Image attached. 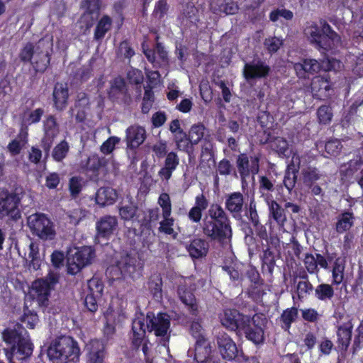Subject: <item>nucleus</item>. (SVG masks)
Instances as JSON below:
<instances>
[{
  "label": "nucleus",
  "mask_w": 363,
  "mask_h": 363,
  "mask_svg": "<svg viewBox=\"0 0 363 363\" xmlns=\"http://www.w3.org/2000/svg\"><path fill=\"white\" fill-rule=\"evenodd\" d=\"M269 209V220L271 223H275L279 228H284L287 220L285 209L272 199L266 201Z\"/></svg>",
  "instance_id": "cd10ccee"
},
{
  "label": "nucleus",
  "mask_w": 363,
  "mask_h": 363,
  "mask_svg": "<svg viewBox=\"0 0 363 363\" xmlns=\"http://www.w3.org/2000/svg\"><path fill=\"white\" fill-rule=\"evenodd\" d=\"M269 20L272 22H277L280 18L286 21H291L294 18V13L282 6L273 9L269 14Z\"/></svg>",
  "instance_id": "6e6d98bb"
},
{
  "label": "nucleus",
  "mask_w": 363,
  "mask_h": 363,
  "mask_svg": "<svg viewBox=\"0 0 363 363\" xmlns=\"http://www.w3.org/2000/svg\"><path fill=\"white\" fill-rule=\"evenodd\" d=\"M246 276L251 284L248 288L247 294L253 301H258L265 294L262 286L264 280L261 278L259 272L254 267H250L246 272Z\"/></svg>",
  "instance_id": "aec40b11"
},
{
  "label": "nucleus",
  "mask_w": 363,
  "mask_h": 363,
  "mask_svg": "<svg viewBox=\"0 0 363 363\" xmlns=\"http://www.w3.org/2000/svg\"><path fill=\"white\" fill-rule=\"evenodd\" d=\"M88 359L86 363H103L105 357V347L99 340H91L86 345Z\"/></svg>",
  "instance_id": "c756f323"
},
{
  "label": "nucleus",
  "mask_w": 363,
  "mask_h": 363,
  "mask_svg": "<svg viewBox=\"0 0 363 363\" xmlns=\"http://www.w3.org/2000/svg\"><path fill=\"white\" fill-rule=\"evenodd\" d=\"M206 130L204 125L201 123L194 124L191 127L188 135L190 137L189 140L191 141V145H197L203 138H205Z\"/></svg>",
  "instance_id": "603ef678"
},
{
  "label": "nucleus",
  "mask_w": 363,
  "mask_h": 363,
  "mask_svg": "<svg viewBox=\"0 0 363 363\" xmlns=\"http://www.w3.org/2000/svg\"><path fill=\"white\" fill-rule=\"evenodd\" d=\"M333 284H320L314 288V296L315 298L320 301L326 302L331 300L335 295V291Z\"/></svg>",
  "instance_id": "37998d69"
},
{
  "label": "nucleus",
  "mask_w": 363,
  "mask_h": 363,
  "mask_svg": "<svg viewBox=\"0 0 363 363\" xmlns=\"http://www.w3.org/2000/svg\"><path fill=\"white\" fill-rule=\"evenodd\" d=\"M118 226L116 217L105 216L101 217L96 223V239H102L107 242Z\"/></svg>",
  "instance_id": "6ab92c4d"
},
{
  "label": "nucleus",
  "mask_w": 363,
  "mask_h": 363,
  "mask_svg": "<svg viewBox=\"0 0 363 363\" xmlns=\"http://www.w3.org/2000/svg\"><path fill=\"white\" fill-rule=\"evenodd\" d=\"M336 328L337 347L342 352H347L352 337L353 324L352 319L337 325Z\"/></svg>",
  "instance_id": "5701e85b"
},
{
  "label": "nucleus",
  "mask_w": 363,
  "mask_h": 363,
  "mask_svg": "<svg viewBox=\"0 0 363 363\" xmlns=\"http://www.w3.org/2000/svg\"><path fill=\"white\" fill-rule=\"evenodd\" d=\"M186 250L193 259H200L207 255L209 244L204 239L194 238L186 246Z\"/></svg>",
  "instance_id": "473e14b6"
},
{
  "label": "nucleus",
  "mask_w": 363,
  "mask_h": 363,
  "mask_svg": "<svg viewBox=\"0 0 363 363\" xmlns=\"http://www.w3.org/2000/svg\"><path fill=\"white\" fill-rule=\"evenodd\" d=\"M169 5L167 0H158L155 5L152 16L159 20H162L167 13Z\"/></svg>",
  "instance_id": "69168bd1"
},
{
  "label": "nucleus",
  "mask_w": 363,
  "mask_h": 363,
  "mask_svg": "<svg viewBox=\"0 0 363 363\" xmlns=\"http://www.w3.org/2000/svg\"><path fill=\"white\" fill-rule=\"evenodd\" d=\"M47 354L52 363L77 362L79 359L80 348L71 336H60L52 340Z\"/></svg>",
  "instance_id": "7ed1b4c3"
},
{
  "label": "nucleus",
  "mask_w": 363,
  "mask_h": 363,
  "mask_svg": "<svg viewBox=\"0 0 363 363\" xmlns=\"http://www.w3.org/2000/svg\"><path fill=\"white\" fill-rule=\"evenodd\" d=\"M147 286L154 298L162 297V279L160 274L152 275L147 281Z\"/></svg>",
  "instance_id": "3c124183"
},
{
  "label": "nucleus",
  "mask_w": 363,
  "mask_h": 363,
  "mask_svg": "<svg viewBox=\"0 0 363 363\" xmlns=\"http://www.w3.org/2000/svg\"><path fill=\"white\" fill-rule=\"evenodd\" d=\"M202 231L208 238L218 242L221 247L231 242V221L220 204L214 203L210 205L203 219Z\"/></svg>",
  "instance_id": "f257e3e1"
},
{
  "label": "nucleus",
  "mask_w": 363,
  "mask_h": 363,
  "mask_svg": "<svg viewBox=\"0 0 363 363\" xmlns=\"http://www.w3.org/2000/svg\"><path fill=\"white\" fill-rule=\"evenodd\" d=\"M337 218L335 230L339 234L349 230L354 225L355 220L353 213L350 211H345L340 213Z\"/></svg>",
  "instance_id": "ea45409f"
},
{
  "label": "nucleus",
  "mask_w": 363,
  "mask_h": 363,
  "mask_svg": "<svg viewBox=\"0 0 363 363\" xmlns=\"http://www.w3.org/2000/svg\"><path fill=\"white\" fill-rule=\"evenodd\" d=\"M28 331L20 323H16L13 328H6L2 332V339L6 345L13 346L27 338Z\"/></svg>",
  "instance_id": "393cba45"
},
{
  "label": "nucleus",
  "mask_w": 363,
  "mask_h": 363,
  "mask_svg": "<svg viewBox=\"0 0 363 363\" xmlns=\"http://www.w3.org/2000/svg\"><path fill=\"white\" fill-rule=\"evenodd\" d=\"M44 135L56 138L60 133L59 124L53 115H49L43 122Z\"/></svg>",
  "instance_id": "a18cd8bd"
},
{
  "label": "nucleus",
  "mask_w": 363,
  "mask_h": 363,
  "mask_svg": "<svg viewBox=\"0 0 363 363\" xmlns=\"http://www.w3.org/2000/svg\"><path fill=\"white\" fill-rule=\"evenodd\" d=\"M219 352L224 359L233 360L238 354L235 342L226 333L220 334L217 337Z\"/></svg>",
  "instance_id": "b1692460"
},
{
  "label": "nucleus",
  "mask_w": 363,
  "mask_h": 363,
  "mask_svg": "<svg viewBox=\"0 0 363 363\" xmlns=\"http://www.w3.org/2000/svg\"><path fill=\"white\" fill-rule=\"evenodd\" d=\"M258 191L260 196L263 198L265 201L273 199L272 193L274 192L275 179L272 177H269L265 175L259 176L258 179Z\"/></svg>",
  "instance_id": "c9c22d12"
},
{
  "label": "nucleus",
  "mask_w": 363,
  "mask_h": 363,
  "mask_svg": "<svg viewBox=\"0 0 363 363\" xmlns=\"http://www.w3.org/2000/svg\"><path fill=\"white\" fill-rule=\"evenodd\" d=\"M112 24V18L107 14L103 15L96 21L94 32V40L96 42H101L105 38L106 33L111 29Z\"/></svg>",
  "instance_id": "e433bc0d"
},
{
  "label": "nucleus",
  "mask_w": 363,
  "mask_h": 363,
  "mask_svg": "<svg viewBox=\"0 0 363 363\" xmlns=\"http://www.w3.org/2000/svg\"><path fill=\"white\" fill-rule=\"evenodd\" d=\"M314 291V287L309 280L299 281L296 285V295L298 301H303Z\"/></svg>",
  "instance_id": "864d4df0"
},
{
  "label": "nucleus",
  "mask_w": 363,
  "mask_h": 363,
  "mask_svg": "<svg viewBox=\"0 0 363 363\" xmlns=\"http://www.w3.org/2000/svg\"><path fill=\"white\" fill-rule=\"evenodd\" d=\"M117 54L128 59H130L135 55V51L128 40H124L120 43Z\"/></svg>",
  "instance_id": "338daca9"
},
{
  "label": "nucleus",
  "mask_w": 363,
  "mask_h": 363,
  "mask_svg": "<svg viewBox=\"0 0 363 363\" xmlns=\"http://www.w3.org/2000/svg\"><path fill=\"white\" fill-rule=\"evenodd\" d=\"M69 151V145L66 140H62L57 144L52 152V159L57 162H62Z\"/></svg>",
  "instance_id": "de8ad7c7"
},
{
  "label": "nucleus",
  "mask_w": 363,
  "mask_h": 363,
  "mask_svg": "<svg viewBox=\"0 0 363 363\" xmlns=\"http://www.w3.org/2000/svg\"><path fill=\"white\" fill-rule=\"evenodd\" d=\"M345 268V263L341 262L340 258H337L333 263L332 269L333 285H339L343 281Z\"/></svg>",
  "instance_id": "8fccbe9b"
},
{
  "label": "nucleus",
  "mask_w": 363,
  "mask_h": 363,
  "mask_svg": "<svg viewBox=\"0 0 363 363\" xmlns=\"http://www.w3.org/2000/svg\"><path fill=\"white\" fill-rule=\"evenodd\" d=\"M22 196L15 190L6 188L0 189V219L7 218L8 220L17 221L21 218L19 204Z\"/></svg>",
  "instance_id": "20e7f679"
},
{
  "label": "nucleus",
  "mask_w": 363,
  "mask_h": 363,
  "mask_svg": "<svg viewBox=\"0 0 363 363\" xmlns=\"http://www.w3.org/2000/svg\"><path fill=\"white\" fill-rule=\"evenodd\" d=\"M88 294L101 296L104 291V284L101 279L93 277L88 281Z\"/></svg>",
  "instance_id": "e2e57ef3"
},
{
  "label": "nucleus",
  "mask_w": 363,
  "mask_h": 363,
  "mask_svg": "<svg viewBox=\"0 0 363 363\" xmlns=\"http://www.w3.org/2000/svg\"><path fill=\"white\" fill-rule=\"evenodd\" d=\"M116 267L123 276L133 279L139 277L143 269V264L135 253H126L121 256L116 263Z\"/></svg>",
  "instance_id": "9b49d317"
},
{
  "label": "nucleus",
  "mask_w": 363,
  "mask_h": 363,
  "mask_svg": "<svg viewBox=\"0 0 363 363\" xmlns=\"http://www.w3.org/2000/svg\"><path fill=\"white\" fill-rule=\"evenodd\" d=\"M28 225L32 234L43 241H50L56 237L53 222L44 213H35L30 216Z\"/></svg>",
  "instance_id": "39448f33"
},
{
  "label": "nucleus",
  "mask_w": 363,
  "mask_h": 363,
  "mask_svg": "<svg viewBox=\"0 0 363 363\" xmlns=\"http://www.w3.org/2000/svg\"><path fill=\"white\" fill-rule=\"evenodd\" d=\"M127 6L126 0H118L113 4V12L115 16H117L118 20L116 21L118 24V28L120 29L124 23V10Z\"/></svg>",
  "instance_id": "052dcab7"
},
{
  "label": "nucleus",
  "mask_w": 363,
  "mask_h": 363,
  "mask_svg": "<svg viewBox=\"0 0 363 363\" xmlns=\"http://www.w3.org/2000/svg\"><path fill=\"white\" fill-rule=\"evenodd\" d=\"M147 137L145 129L138 125H132L125 130V143L127 147L135 150L141 145Z\"/></svg>",
  "instance_id": "4be33fe9"
},
{
  "label": "nucleus",
  "mask_w": 363,
  "mask_h": 363,
  "mask_svg": "<svg viewBox=\"0 0 363 363\" xmlns=\"http://www.w3.org/2000/svg\"><path fill=\"white\" fill-rule=\"evenodd\" d=\"M179 164V159L177 153L174 152H169L165 157L164 166L158 172L159 177L162 180L168 181Z\"/></svg>",
  "instance_id": "2f4dec72"
},
{
  "label": "nucleus",
  "mask_w": 363,
  "mask_h": 363,
  "mask_svg": "<svg viewBox=\"0 0 363 363\" xmlns=\"http://www.w3.org/2000/svg\"><path fill=\"white\" fill-rule=\"evenodd\" d=\"M202 330L203 328L199 320L191 322L189 332L196 339L194 359L198 363H206L211 351L207 340L202 333Z\"/></svg>",
  "instance_id": "423d86ee"
},
{
  "label": "nucleus",
  "mask_w": 363,
  "mask_h": 363,
  "mask_svg": "<svg viewBox=\"0 0 363 363\" xmlns=\"http://www.w3.org/2000/svg\"><path fill=\"white\" fill-rule=\"evenodd\" d=\"M310 45L318 50L328 51L334 42L340 38L326 20L320 18L319 25L314 21L308 22L303 30Z\"/></svg>",
  "instance_id": "f03ea898"
},
{
  "label": "nucleus",
  "mask_w": 363,
  "mask_h": 363,
  "mask_svg": "<svg viewBox=\"0 0 363 363\" xmlns=\"http://www.w3.org/2000/svg\"><path fill=\"white\" fill-rule=\"evenodd\" d=\"M29 262L28 267L30 269L37 271L40 269L42 259L40 255L39 247L37 244L31 242L29 245V252H28Z\"/></svg>",
  "instance_id": "c03bdc74"
},
{
  "label": "nucleus",
  "mask_w": 363,
  "mask_h": 363,
  "mask_svg": "<svg viewBox=\"0 0 363 363\" xmlns=\"http://www.w3.org/2000/svg\"><path fill=\"white\" fill-rule=\"evenodd\" d=\"M300 163H298L297 167H295L294 162L287 166L285 174L283 179V184L289 193L295 187L297 182V174L300 168Z\"/></svg>",
  "instance_id": "a19ab883"
},
{
  "label": "nucleus",
  "mask_w": 363,
  "mask_h": 363,
  "mask_svg": "<svg viewBox=\"0 0 363 363\" xmlns=\"http://www.w3.org/2000/svg\"><path fill=\"white\" fill-rule=\"evenodd\" d=\"M69 89L67 84L57 82L52 91L53 108L57 111H63L68 105Z\"/></svg>",
  "instance_id": "a878e982"
},
{
  "label": "nucleus",
  "mask_w": 363,
  "mask_h": 363,
  "mask_svg": "<svg viewBox=\"0 0 363 363\" xmlns=\"http://www.w3.org/2000/svg\"><path fill=\"white\" fill-rule=\"evenodd\" d=\"M260 157L258 155L250 156L245 153L240 154L236 160V166L242 179L248 178L250 174L255 175L259 171Z\"/></svg>",
  "instance_id": "2eb2a0df"
},
{
  "label": "nucleus",
  "mask_w": 363,
  "mask_h": 363,
  "mask_svg": "<svg viewBox=\"0 0 363 363\" xmlns=\"http://www.w3.org/2000/svg\"><path fill=\"white\" fill-rule=\"evenodd\" d=\"M342 148V143L338 139H330L325 145V150L330 156L336 157L339 155Z\"/></svg>",
  "instance_id": "0e129e2a"
},
{
  "label": "nucleus",
  "mask_w": 363,
  "mask_h": 363,
  "mask_svg": "<svg viewBox=\"0 0 363 363\" xmlns=\"http://www.w3.org/2000/svg\"><path fill=\"white\" fill-rule=\"evenodd\" d=\"M94 256L95 251L91 247H82L72 257L67 259V273L72 275L77 274L82 268L91 264Z\"/></svg>",
  "instance_id": "1a4fd4ad"
},
{
  "label": "nucleus",
  "mask_w": 363,
  "mask_h": 363,
  "mask_svg": "<svg viewBox=\"0 0 363 363\" xmlns=\"http://www.w3.org/2000/svg\"><path fill=\"white\" fill-rule=\"evenodd\" d=\"M33 344L28 337L21 342L10 348L4 349L5 354L9 363H22L28 359L33 352Z\"/></svg>",
  "instance_id": "f8f14e48"
},
{
  "label": "nucleus",
  "mask_w": 363,
  "mask_h": 363,
  "mask_svg": "<svg viewBox=\"0 0 363 363\" xmlns=\"http://www.w3.org/2000/svg\"><path fill=\"white\" fill-rule=\"evenodd\" d=\"M190 137L185 132H182L180 135H176L174 137V140L177 145V148L179 150L189 153L192 150L191 141H190Z\"/></svg>",
  "instance_id": "5fc2aeb1"
},
{
  "label": "nucleus",
  "mask_w": 363,
  "mask_h": 363,
  "mask_svg": "<svg viewBox=\"0 0 363 363\" xmlns=\"http://www.w3.org/2000/svg\"><path fill=\"white\" fill-rule=\"evenodd\" d=\"M316 115L320 124L328 125L333 116L332 108L329 105H322L318 108Z\"/></svg>",
  "instance_id": "4d7b16f0"
},
{
  "label": "nucleus",
  "mask_w": 363,
  "mask_h": 363,
  "mask_svg": "<svg viewBox=\"0 0 363 363\" xmlns=\"http://www.w3.org/2000/svg\"><path fill=\"white\" fill-rule=\"evenodd\" d=\"M51 55L48 51L36 49L35 55L30 64L35 73H44L50 66Z\"/></svg>",
  "instance_id": "f704fd0d"
},
{
  "label": "nucleus",
  "mask_w": 363,
  "mask_h": 363,
  "mask_svg": "<svg viewBox=\"0 0 363 363\" xmlns=\"http://www.w3.org/2000/svg\"><path fill=\"white\" fill-rule=\"evenodd\" d=\"M264 45L267 52L272 55L279 50L283 45V41L277 37H272L266 38Z\"/></svg>",
  "instance_id": "774afa93"
},
{
  "label": "nucleus",
  "mask_w": 363,
  "mask_h": 363,
  "mask_svg": "<svg viewBox=\"0 0 363 363\" xmlns=\"http://www.w3.org/2000/svg\"><path fill=\"white\" fill-rule=\"evenodd\" d=\"M106 160L96 154L91 155L80 163V169L91 181L98 182L101 170L106 167Z\"/></svg>",
  "instance_id": "4468645a"
},
{
  "label": "nucleus",
  "mask_w": 363,
  "mask_h": 363,
  "mask_svg": "<svg viewBox=\"0 0 363 363\" xmlns=\"http://www.w3.org/2000/svg\"><path fill=\"white\" fill-rule=\"evenodd\" d=\"M267 323V318L263 314L255 313L251 318L249 317V322L245 328L242 329V333L245 335V337L258 345L262 343L264 340V327Z\"/></svg>",
  "instance_id": "0eeeda50"
},
{
  "label": "nucleus",
  "mask_w": 363,
  "mask_h": 363,
  "mask_svg": "<svg viewBox=\"0 0 363 363\" xmlns=\"http://www.w3.org/2000/svg\"><path fill=\"white\" fill-rule=\"evenodd\" d=\"M271 72L270 67L264 61L258 58L246 62L242 74L247 82L257 79L267 78Z\"/></svg>",
  "instance_id": "dca6fc26"
},
{
  "label": "nucleus",
  "mask_w": 363,
  "mask_h": 363,
  "mask_svg": "<svg viewBox=\"0 0 363 363\" xmlns=\"http://www.w3.org/2000/svg\"><path fill=\"white\" fill-rule=\"evenodd\" d=\"M303 182L306 186H311V184L315 183L321 177L319 169L315 167H308L302 170Z\"/></svg>",
  "instance_id": "09e8293b"
},
{
  "label": "nucleus",
  "mask_w": 363,
  "mask_h": 363,
  "mask_svg": "<svg viewBox=\"0 0 363 363\" xmlns=\"http://www.w3.org/2000/svg\"><path fill=\"white\" fill-rule=\"evenodd\" d=\"M244 206L245 199L242 193L235 191L225 196V208L235 220L242 218Z\"/></svg>",
  "instance_id": "412c9836"
},
{
  "label": "nucleus",
  "mask_w": 363,
  "mask_h": 363,
  "mask_svg": "<svg viewBox=\"0 0 363 363\" xmlns=\"http://www.w3.org/2000/svg\"><path fill=\"white\" fill-rule=\"evenodd\" d=\"M279 257V253L278 252L277 255H276L270 247H267L265 250H264L263 253L260 257L262 261V272H267L269 275H272L274 267L276 265L277 258Z\"/></svg>",
  "instance_id": "58836bf2"
},
{
  "label": "nucleus",
  "mask_w": 363,
  "mask_h": 363,
  "mask_svg": "<svg viewBox=\"0 0 363 363\" xmlns=\"http://www.w3.org/2000/svg\"><path fill=\"white\" fill-rule=\"evenodd\" d=\"M298 314V308L294 306L284 310L279 318L281 328L285 331L289 330L292 323L296 321Z\"/></svg>",
  "instance_id": "79ce46f5"
},
{
  "label": "nucleus",
  "mask_w": 363,
  "mask_h": 363,
  "mask_svg": "<svg viewBox=\"0 0 363 363\" xmlns=\"http://www.w3.org/2000/svg\"><path fill=\"white\" fill-rule=\"evenodd\" d=\"M101 4L99 0H82L80 9L83 11L80 21L84 28V33L89 32L99 19Z\"/></svg>",
  "instance_id": "6e6552de"
},
{
  "label": "nucleus",
  "mask_w": 363,
  "mask_h": 363,
  "mask_svg": "<svg viewBox=\"0 0 363 363\" xmlns=\"http://www.w3.org/2000/svg\"><path fill=\"white\" fill-rule=\"evenodd\" d=\"M117 198V191L110 186L101 187L96 193V202L102 206L113 204Z\"/></svg>",
  "instance_id": "4c0bfd02"
},
{
  "label": "nucleus",
  "mask_w": 363,
  "mask_h": 363,
  "mask_svg": "<svg viewBox=\"0 0 363 363\" xmlns=\"http://www.w3.org/2000/svg\"><path fill=\"white\" fill-rule=\"evenodd\" d=\"M245 216L252 225H257L258 223H260L257 211V204L254 199H252L250 203L245 206Z\"/></svg>",
  "instance_id": "680f3d73"
},
{
  "label": "nucleus",
  "mask_w": 363,
  "mask_h": 363,
  "mask_svg": "<svg viewBox=\"0 0 363 363\" xmlns=\"http://www.w3.org/2000/svg\"><path fill=\"white\" fill-rule=\"evenodd\" d=\"M85 182L80 176H74L69 178L68 184V189L70 196L76 199L79 196L83 189Z\"/></svg>",
  "instance_id": "49530a36"
},
{
  "label": "nucleus",
  "mask_w": 363,
  "mask_h": 363,
  "mask_svg": "<svg viewBox=\"0 0 363 363\" xmlns=\"http://www.w3.org/2000/svg\"><path fill=\"white\" fill-rule=\"evenodd\" d=\"M177 293L180 301L186 306L189 313L197 316L199 313V303L194 293L186 286H179Z\"/></svg>",
  "instance_id": "bb28decb"
},
{
  "label": "nucleus",
  "mask_w": 363,
  "mask_h": 363,
  "mask_svg": "<svg viewBox=\"0 0 363 363\" xmlns=\"http://www.w3.org/2000/svg\"><path fill=\"white\" fill-rule=\"evenodd\" d=\"M58 281L59 276L57 274L50 271L45 277L35 280L33 283V288L38 297L48 299L50 291L54 289Z\"/></svg>",
  "instance_id": "a211bd4d"
},
{
  "label": "nucleus",
  "mask_w": 363,
  "mask_h": 363,
  "mask_svg": "<svg viewBox=\"0 0 363 363\" xmlns=\"http://www.w3.org/2000/svg\"><path fill=\"white\" fill-rule=\"evenodd\" d=\"M162 217L163 220L160 223L159 231L165 235H172L175 238L177 233L173 228L174 219L170 216H162Z\"/></svg>",
  "instance_id": "13d9d810"
},
{
  "label": "nucleus",
  "mask_w": 363,
  "mask_h": 363,
  "mask_svg": "<svg viewBox=\"0 0 363 363\" xmlns=\"http://www.w3.org/2000/svg\"><path fill=\"white\" fill-rule=\"evenodd\" d=\"M249 315L240 313L236 309H225L220 317L221 324L227 329L235 331L237 334L242 333V329L247 325Z\"/></svg>",
  "instance_id": "ddd939ff"
},
{
  "label": "nucleus",
  "mask_w": 363,
  "mask_h": 363,
  "mask_svg": "<svg viewBox=\"0 0 363 363\" xmlns=\"http://www.w3.org/2000/svg\"><path fill=\"white\" fill-rule=\"evenodd\" d=\"M171 324V318L167 313L160 312L155 316L153 312L146 314V326L147 330L154 332L157 337L167 335Z\"/></svg>",
  "instance_id": "9d476101"
},
{
  "label": "nucleus",
  "mask_w": 363,
  "mask_h": 363,
  "mask_svg": "<svg viewBox=\"0 0 363 363\" xmlns=\"http://www.w3.org/2000/svg\"><path fill=\"white\" fill-rule=\"evenodd\" d=\"M332 83L328 76H316L311 82L312 92L317 96L326 97L330 95Z\"/></svg>",
  "instance_id": "72a5a7b5"
},
{
  "label": "nucleus",
  "mask_w": 363,
  "mask_h": 363,
  "mask_svg": "<svg viewBox=\"0 0 363 363\" xmlns=\"http://www.w3.org/2000/svg\"><path fill=\"white\" fill-rule=\"evenodd\" d=\"M131 330L133 333L130 337L131 346L133 349L138 350L145 337L146 331L144 319L142 318H135L132 322Z\"/></svg>",
  "instance_id": "7c9ffc66"
},
{
  "label": "nucleus",
  "mask_w": 363,
  "mask_h": 363,
  "mask_svg": "<svg viewBox=\"0 0 363 363\" xmlns=\"http://www.w3.org/2000/svg\"><path fill=\"white\" fill-rule=\"evenodd\" d=\"M36 50L33 43H27L20 50L18 57L23 63L31 62L35 55Z\"/></svg>",
  "instance_id": "bf43d9fd"
},
{
  "label": "nucleus",
  "mask_w": 363,
  "mask_h": 363,
  "mask_svg": "<svg viewBox=\"0 0 363 363\" xmlns=\"http://www.w3.org/2000/svg\"><path fill=\"white\" fill-rule=\"evenodd\" d=\"M271 133L268 132L265 138L260 139V143H270L272 150L276 152L281 157H289L290 151L288 141L281 137H276L273 140H271Z\"/></svg>",
  "instance_id": "c85d7f7f"
},
{
  "label": "nucleus",
  "mask_w": 363,
  "mask_h": 363,
  "mask_svg": "<svg viewBox=\"0 0 363 363\" xmlns=\"http://www.w3.org/2000/svg\"><path fill=\"white\" fill-rule=\"evenodd\" d=\"M108 96L110 100L118 104H129L131 101V96L125 79L120 76L115 77L111 82Z\"/></svg>",
  "instance_id": "f3484780"
}]
</instances>
